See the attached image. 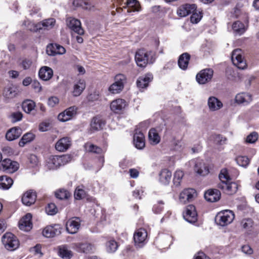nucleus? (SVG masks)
I'll use <instances>...</instances> for the list:
<instances>
[{
  "label": "nucleus",
  "mask_w": 259,
  "mask_h": 259,
  "mask_svg": "<svg viewBox=\"0 0 259 259\" xmlns=\"http://www.w3.org/2000/svg\"><path fill=\"white\" fill-rule=\"evenodd\" d=\"M164 202L162 201H159L157 203L155 204L152 208L154 213L156 214L160 213L164 208Z\"/></svg>",
  "instance_id": "obj_55"
},
{
  "label": "nucleus",
  "mask_w": 259,
  "mask_h": 259,
  "mask_svg": "<svg viewBox=\"0 0 259 259\" xmlns=\"http://www.w3.org/2000/svg\"><path fill=\"white\" fill-rule=\"evenodd\" d=\"M2 242L6 248L9 250H14L19 245L17 237L11 233H6L2 237Z\"/></svg>",
  "instance_id": "obj_4"
},
{
  "label": "nucleus",
  "mask_w": 259,
  "mask_h": 259,
  "mask_svg": "<svg viewBox=\"0 0 259 259\" xmlns=\"http://www.w3.org/2000/svg\"><path fill=\"white\" fill-rule=\"evenodd\" d=\"M73 5L75 7H81L83 9L92 10L93 7H92L87 0H74L73 2Z\"/></svg>",
  "instance_id": "obj_45"
},
{
  "label": "nucleus",
  "mask_w": 259,
  "mask_h": 259,
  "mask_svg": "<svg viewBox=\"0 0 259 259\" xmlns=\"http://www.w3.org/2000/svg\"><path fill=\"white\" fill-rule=\"evenodd\" d=\"M242 52L241 49L234 50L232 53L231 59L233 64L239 69H244L246 68L247 64L242 57Z\"/></svg>",
  "instance_id": "obj_6"
},
{
  "label": "nucleus",
  "mask_w": 259,
  "mask_h": 259,
  "mask_svg": "<svg viewBox=\"0 0 259 259\" xmlns=\"http://www.w3.org/2000/svg\"><path fill=\"white\" fill-rule=\"evenodd\" d=\"M127 12H139L141 9L140 4L137 0H127L126 2Z\"/></svg>",
  "instance_id": "obj_35"
},
{
  "label": "nucleus",
  "mask_w": 259,
  "mask_h": 259,
  "mask_svg": "<svg viewBox=\"0 0 259 259\" xmlns=\"http://www.w3.org/2000/svg\"><path fill=\"white\" fill-rule=\"evenodd\" d=\"M77 110V108L74 106L67 108L58 115V120L61 122H65L70 120L76 114Z\"/></svg>",
  "instance_id": "obj_9"
},
{
  "label": "nucleus",
  "mask_w": 259,
  "mask_h": 259,
  "mask_svg": "<svg viewBox=\"0 0 259 259\" xmlns=\"http://www.w3.org/2000/svg\"><path fill=\"white\" fill-rule=\"evenodd\" d=\"M241 225L244 229L249 230L253 225V221L251 219H244L241 221Z\"/></svg>",
  "instance_id": "obj_53"
},
{
  "label": "nucleus",
  "mask_w": 259,
  "mask_h": 259,
  "mask_svg": "<svg viewBox=\"0 0 259 259\" xmlns=\"http://www.w3.org/2000/svg\"><path fill=\"white\" fill-rule=\"evenodd\" d=\"M32 65V61L30 59H23L21 62L20 65L24 70L28 69Z\"/></svg>",
  "instance_id": "obj_62"
},
{
  "label": "nucleus",
  "mask_w": 259,
  "mask_h": 259,
  "mask_svg": "<svg viewBox=\"0 0 259 259\" xmlns=\"http://www.w3.org/2000/svg\"><path fill=\"white\" fill-rule=\"evenodd\" d=\"M17 95L16 89L12 86L8 87L5 88L3 95L5 100L9 102L11 99L15 98Z\"/></svg>",
  "instance_id": "obj_32"
},
{
  "label": "nucleus",
  "mask_w": 259,
  "mask_h": 259,
  "mask_svg": "<svg viewBox=\"0 0 259 259\" xmlns=\"http://www.w3.org/2000/svg\"><path fill=\"white\" fill-rule=\"evenodd\" d=\"M171 178V172L167 169L161 170L159 174V181L163 185L169 184Z\"/></svg>",
  "instance_id": "obj_33"
},
{
  "label": "nucleus",
  "mask_w": 259,
  "mask_h": 259,
  "mask_svg": "<svg viewBox=\"0 0 259 259\" xmlns=\"http://www.w3.org/2000/svg\"><path fill=\"white\" fill-rule=\"evenodd\" d=\"M257 133L252 132L246 137V142L248 143H254L257 140Z\"/></svg>",
  "instance_id": "obj_60"
},
{
  "label": "nucleus",
  "mask_w": 259,
  "mask_h": 259,
  "mask_svg": "<svg viewBox=\"0 0 259 259\" xmlns=\"http://www.w3.org/2000/svg\"><path fill=\"white\" fill-rule=\"evenodd\" d=\"M184 176V172L180 170H177L174 177V183L176 186H179L181 184V181Z\"/></svg>",
  "instance_id": "obj_49"
},
{
  "label": "nucleus",
  "mask_w": 259,
  "mask_h": 259,
  "mask_svg": "<svg viewBox=\"0 0 259 259\" xmlns=\"http://www.w3.org/2000/svg\"><path fill=\"white\" fill-rule=\"evenodd\" d=\"M13 180L7 176L0 177V188L3 190H8L12 186Z\"/></svg>",
  "instance_id": "obj_34"
},
{
  "label": "nucleus",
  "mask_w": 259,
  "mask_h": 259,
  "mask_svg": "<svg viewBox=\"0 0 259 259\" xmlns=\"http://www.w3.org/2000/svg\"><path fill=\"white\" fill-rule=\"evenodd\" d=\"M126 102L122 99L114 100L110 103V109L112 111L115 113H120L126 106Z\"/></svg>",
  "instance_id": "obj_15"
},
{
  "label": "nucleus",
  "mask_w": 259,
  "mask_h": 259,
  "mask_svg": "<svg viewBox=\"0 0 259 259\" xmlns=\"http://www.w3.org/2000/svg\"><path fill=\"white\" fill-rule=\"evenodd\" d=\"M235 218L234 212L230 210H224L218 213L215 217L216 223L224 227L230 224Z\"/></svg>",
  "instance_id": "obj_3"
},
{
  "label": "nucleus",
  "mask_w": 259,
  "mask_h": 259,
  "mask_svg": "<svg viewBox=\"0 0 259 259\" xmlns=\"http://www.w3.org/2000/svg\"><path fill=\"white\" fill-rule=\"evenodd\" d=\"M196 10L194 4H185L180 7L177 10V14L180 17H186Z\"/></svg>",
  "instance_id": "obj_18"
},
{
  "label": "nucleus",
  "mask_w": 259,
  "mask_h": 259,
  "mask_svg": "<svg viewBox=\"0 0 259 259\" xmlns=\"http://www.w3.org/2000/svg\"><path fill=\"white\" fill-rule=\"evenodd\" d=\"M32 88L37 92H40L42 90V87L40 82L36 80H34L32 82L31 85Z\"/></svg>",
  "instance_id": "obj_64"
},
{
  "label": "nucleus",
  "mask_w": 259,
  "mask_h": 259,
  "mask_svg": "<svg viewBox=\"0 0 259 259\" xmlns=\"http://www.w3.org/2000/svg\"><path fill=\"white\" fill-rule=\"evenodd\" d=\"M221 192L218 189H209L204 194V198L207 201L211 202L218 201L221 197Z\"/></svg>",
  "instance_id": "obj_19"
},
{
  "label": "nucleus",
  "mask_w": 259,
  "mask_h": 259,
  "mask_svg": "<svg viewBox=\"0 0 259 259\" xmlns=\"http://www.w3.org/2000/svg\"><path fill=\"white\" fill-rule=\"evenodd\" d=\"M237 163L242 167H245L249 163V159L246 156H239L236 158Z\"/></svg>",
  "instance_id": "obj_51"
},
{
  "label": "nucleus",
  "mask_w": 259,
  "mask_h": 259,
  "mask_svg": "<svg viewBox=\"0 0 259 259\" xmlns=\"http://www.w3.org/2000/svg\"><path fill=\"white\" fill-rule=\"evenodd\" d=\"M50 128V123L49 121H45L41 122L39 125V130L44 132L48 131Z\"/></svg>",
  "instance_id": "obj_61"
},
{
  "label": "nucleus",
  "mask_w": 259,
  "mask_h": 259,
  "mask_svg": "<svg viewBox=\"0 0 259 259\" xmlns=\"http://www.w3.org/2000/svg\"><path fill=\"white\" fill-rule=\"evenodd\" d=\"M207 105L211 111L219 110L223 107V103L217 98L211 96L208 98Z\"/></svg>",
  "instance_id": "obj_21"
},
{
  "label": "nucleus",
  "mask_w": 259,
  "mask_h": 259,
  "mask_svg": "<svg viewBox=\"0 0 259 259\" xmlns=\"http://www.w3.org/2000/svg\"><path fill=\"white\" fill-rule=\"evenodd\" d=\"M220 182L218 184V187L223 192L228 195L235 194L238 189V185L231 181L230 177L226 169L221 170L219 175Z\"/></svg>",
  "instance_id": "obj_1"
},
{
  "label": "nucleus",
  "mask_w": 259,
  "mask_h": 259,
  "mask_svg": "<svg viewBox=\"0 0 259 259\" xmlns=\"http://www.w3.org/2000/svg\"><path fill=\"white\" fill-rule=\"evenodd\" d=\"M196 195V192L194 189H185L180 193L179 200L182 203H186L192 201Z\"/></svg>",
  "instance_id": "obj_10"
},
{
  "label": "nucleus",
  "mask_w": 259,
  "mask_h": 259,
  "mask_svg": "<svg viewBox=\"0 0 259 259\" xmlns=\"http://www.w3.org/2000/svg\"><path fill=\"white\" fill-rule=\"evenodd\" d=\"M194 170L201 176H205L209 173L208 166L201 160H198L195 163Z\"/></svg>",
  "instance_id": "obj_30"
},
{
  "label": "nucleus",
  "mask_w": 259,
  "mask_h": 259,
  "mask_svg": "<svg viewBox=\"0 0 259 259\" xmlns=\"http://www.w3.org/2000/svg\"><path fill=\"white\" fill-rule=\"evenodd\" d=\"M46 166L49 169H55L58 167L56 156H51L48 158Z\"/></svg>",
  "instance_id": "obj_46"
},
{
  "label": "nucleus",
  "mask_w": 259,
  "mask_h": 259,
  "mask_svg": "<svg viewBox=\"0 0 259 259\" xmlns=\"http://www.w3.org/2000/svg\"><path fill=\"white\" fill-rule=\"evenodd\" d=\"M46 212L49 215H54L57 212V208L54 203H49L46 208Z\"/></svg>",
  "instance_id": "obj_57"
},
{
  "label": "nucleus",
  "mask_w": 259,
  "mask_h": 259,
  "mask_svg": "<svg viewBox=\"0 0 259 259\" xmlns=\"http://www.w3.org/2000/svg\"><path fill=\"white\" fill-rule=\"evenodd\" d=\"M39 23L40 26V29H44L50 30L54 27L56 24V20L54 18H50L45 19Z\"/></svg>",
  "instance_id": "obj_38"
},
{
  "label": "nucleus",
  "mask_w": 259,
  "mask_h": 259,
  "mask_svg": "<svg viewBox=\"0 0 259 259\" xmlns=\"http://www.w3.org/2000/svg\"><path fill=\"white\" fill-rule=\"evenodd\" d=\"M192 15L190 17V21L193 24H197L199 22L202 17V14L198 12L195 11L193 13H192Z\"/></svg>",
  "instance_id": "obj_56"
},
{
  "label": "nucleus",
  "mask_w": 259,
  "mask_h": 259,
  "mask_svg": "<svg viewBox=\"0 0 259 259\" xmlns=\"http://www.w3.org/2000/svg\"><path fill=\"white\" fill-rule=\"evenodd\" d=\"M53 75V70L48 66L42 67L38 72L40 78L45 81L50 80L52 77Z\"/></svg>",
  "instance_id": "obj_28"
},
{
  "label": "nucleus",
  "mask_w": 259,
  "mask_h": 259,
  "mask_svg": "<svg viewBox=\"0 0 259 259\" xmlns=\"http://www.w3.org/2000/svg\"><path fill=\"white\" fill-rule=\"evenodd\" d=\"M47 52L48 55L51 56H55L58 55H63L65 53V49L58 44H55L51 47H48L47 49Z\"/></svg>",
  "instance_id": "obj_27"
},
{
  "label": "nucleus",
  "mask_w": 259,
  "mask_h": 259,
  "mask_svg": "<svg viewBox=\"0 0 259 259\" xmlns=\"http://www.w3.org/2000/svg\"><path fill=\"white\" fill-rule=\"evenodd\" d=\"M86 196V192L80 186L76 188L74 191V198L76 199L80 200L84 198Z\"/></svg>",
  "instance_id": "obj_50"
},
{
  "label": "nucleus",
  "mask_w": 259,
  "mask_h": 259,
  "mask_svg": "<svg viewBox=\"0 0 259 259\" xmlns=\"http://www.w3.org/2000/svg\"><path fill=\"white\" fill-rule=\"evenodd\" d=\"M56 158L58 167L66 164L72 160L71 156L69 154H65L62 156H56Z\"/></svg>",
  "instance_id": "obj_40"
},
{
  "label": "nucleus",
  "mask_w": 259,
  "mask_h": 259,
  "mask_svg": "<svg viewBox=\"0 0 259 259\" xmlns=\"http://www.w3.org/2000/svg\"><path fill=\"white\" fill-rule=\"evenodd\" d=\"M85 88V82L84 79H79L73 85L72 93L73 96L78 97L81 95Z\"/></svg>",
  "instance_id": "obj_24"
},
{
  "label": "nucleus",
  "mask_w": 259,
  "mask_h": 259,
  "mask_svg": "<svg viewBox=\"0 0 259 259\" xmlns=\"http://www.w3.org/2000/svg\"><path fill=\"white\" fill-rule=\"evenodd\" d=\"M184 218L186 221L190 223H194L197 221V214L195 207L194 205H189L187 206L184 213Z\"/></svg>",
  "instance_id": "obj_14"
},
{
  "label": "nucleus",
  "mask_w": 259,
  "mask_h": 259,
  "mask_svg": "<svg viewBox=\"0 0 259 259\" xmlns=\"http://www.w3.org/2000/svg\"><path fill=\"white\" fill-rule=\"evenodd\" d=\"M190 58V55L187 53H183L180 56L178 65L181 69L186 70L187 68Z\"/></svg>",
  "instance_id": "obj_37"
},
{
  "label": "nucleus",
  "mask_w": 259,
  "mask_h": 259,
  "mask_svg": "<svg viewBox=\"0 0 259 259\" xmlns=\"http://www.w3.org/2000/svg\"><path fill=\"white\" fill-rule=\"evenodd\" d=\"M1 162V169L6 173H13L18 169L19 164L16 161L6 158Z\"/></svg>",
  "instance_id": "obj_8"
},
{
  "label": "nucleus",
  "mask_w": 259,
  "mask_h": 259,
  "mask_svg": "<svg viewBox=\"0 0 259 259\" xmlns=\"http://www.w3.org/2000/svg\"><path fill=\"white\" fill-rule=\"evenodd\" d=\"M84 148L87 151L90 152L99 154L102 152V150L101 148L91 143L85 144L84 145Z\"/></svg>",
  "instance_id": "obj_48"
},
{
  "label": "nucleus",
  "mask_w": 259,
  "mask_h": 259,
  "mask_svg": "<svg viewBox=\"0 0 259 259\" xmlns=\"http://www.w3.org/2000/svg\"><path fill=\"white\" fill-rule=\"evenodd\" d=\"M59 254L61 257L64 259H70L73 255L72 252L65 246L60 247Z\"/></svg>",
  "instance_id": "obj_42"
},
{
  "label": "nucleus",
  "mask_w": 259,
  "mask_h": 259,
  "mask_svg": "<svg viewBox=\"0 0 259 259\" xmlns=\"http://www.w3.org/2000/svg\"><path fill=\"white\" fill-rule=\"evenodd\" d=\"M147 236V230L144 228H139L135 231L133 238L134 245L137 248H140L146 244Z\"/></svg>",
  "instance_id": "obj_5"
},
{
  "label": "nucleus",
  "mask_w": 259,
  "mask_h": 259,
  "mask_svg": "<svg viewBox=\"0 0 259 259\" xmlns=\"http://www.w3.org/2000/svg\"><path fill=\"white\" fill-rule=\"evenodd\" d=\"M60 233V228L58 225L48 226L42 231L43 235L47 238L53 237Z\"/></svg>",
  "instance_id": "obj_20"
},
{
  "label": "nucleus",
  "mask_w": 259,
  "mask_h": 259,
  "mask_svg": "<svg viewBox=\"0 0 259 259\" xmlns=\"http://www.w3.org/2000/svg\"><path fill=\"white\" fill-rule=\"evenodd\" d=\"M135 60L138 66L144 67L148 63H153L155 60L154 53L145 50H138L135 55Z\"/></svg>",
  "instance_id": "obj_2"
},
{
  "label": "nucleus",
  "mask_w": 259,
  "mask_h": 259,
  "mask_svg": "<svg viewBox=\"0 0 259 259\" xmlns=\"http://www.w3.org/2000/svg\"><path fill=\"white\" fill-rule=\"evenodd\" d=\"M105 120L101 116L94 117L91 122V128L93 131H99L105 125Z\"/></svg>",
  "instance_id": "obj_22"
},
{
  "label": "nucleus",
  "mask_w": 259,
  "mask_h": 259,
  "mask_svg": "<svg viewBox=\"0 0 259 259\" xmlns=\"http://www.w3.org/2000/svg\"><path fill=\"white\" fill-rule=\"evenodd\" d=\"M134 142L135 147L139 149L145 147V138L143 134L141 132H136L134 136Z\"/></svg>",
  "instance_id": "obj_29"
},
{
  "label": "nucleus",
  "mask_w": 259,
  "mask_h": 259,
  "mask_svg": "<svg viewBox=\"0 0 259 259\" xmlns=\"http://www.w3.org/2000/svg\"><path fill=\"white\" fill-rule=\"evenodd\" d=\"M27 29L31 31L36 32L40 30V26L39 23L34 24L31 22H27Z\"/></svg>",
  "instance_id": "obj_59"
},
{
  "label": "nucleus",
  "mask_w": 259,
  "mask_h": 259,
  "mask_svg": "<svg viewBox=\"0 0 259 259\" xmlns=\"http://www.w3.org/2000/svg\"><path fill=\"white\" fill-rule=\"evenodd\" d=\"M36 197V196L35 192L30 190L23 194L22 197V202L24 205L30 206L35 202Z\"/></svg>",
  "instance_id": "obj_23"
},
{
  "label": "nucleus",
  "mask_w": 259,
  "mask_h": 259,
  "mask_svg": "<svg viewBox=\"0 0 259 259\" xmlns=\"http://www.w3.org/2000/svg\"><path fill=\"white\" fill-rule=\"evenodd\" d=\"M59 102V99L56 97H51L49 98L48 105L51 107H54Z\"/></svg>",
  "instance_id": "obj_63"
},
{
  "label": "nucleus",
  "mask_w": 259,
  "mask_h": 259,
  "mask_svg": "<svg viewBox=\"0 0 259 259\" xmlns=\"http://www.w3.org/2000/svg\"><path fill=\"white\" fill-rule=\"evenodd\" d=\"M232 29L233 31L239 35L243 34L246 30V28L240 21H236L232 25Z\"/></svg>",
  "instance_id": "obj_41"
},
{
  "label": "nucleus",
  "mask_w": 259,
  "mask_h": 259,
  "mask_svg": "<svg viewBox=\"0 0 259 259\" xmlns=\"http://www.w3.org/2000/svg\"><path fill=\"white\" fill-rule=\"evenodd\" d=\"M148 138L149 142L153 145H157L160 141V137L155 128H152L149 131Z\"/></svg>",
  "instance_id": "obj_36"
},
{
  "label": "nucleus",
  "mask_w": 259,
  "mask_h": 259,
  "mask_svg": "<svg viewBox=\"0 0 259 259\" xmlns=\"http://www.w3.org/2000/svg\"><path fill=\"white\" fill-rule=\"evenodd\" d=\"M153 79V76L151 74H147L144 76H140L137 80V85L139 89H144L148 86L150 82Z\"/></svg>",
  "instance_id": "obj_25"
},
{
  "label": "nucleus",
  "mask_w": 259,
  "mask_h": 259,
  "mask_svg": "<svg viewBox=\"0 0 259 259\" xmlns=\"http://www.w3.org/2000/svg\"><path fill=\"white\" fill-rule=\"evenodd\" d=\"M67 25L69 28L78 35H82L84 31L81 27V23L79 20L73 18H68L66 20Z\"/></svg>",
  "instance_id": "obj_12"
},
{
  "label": "nucleus",
  "mask_w": 259,
  "mask_h": 259,
  "mask_svg": "<svg viewBox=\"0 0 259 259\" xmlns=\"http://www.w3.org/2000/svg\"><path fill=\"white\" fill-rule=\"evenodd\" d=\"M72 144L71 139L68 137H65L59 139L55 144V149L61 152L66 151L70 148Z\"/></svg>",
  "instance_id": "obj_11"
},
{
  "label": "nucleus",
  "mask_w": 259,
  "mask_h": 259,
  "mask_svg": "<svg viewBox=\"0 0 259 259\" xmlns=\"http://www.w3.org/2000/svg\"><path fill=\"white\" fill-rule=\"evenodd\" d=\"M213 75V70L210 68H206L201 70L196 76L199 84H204L211 81Z\"/></svg>",
  "instance_id": "obj_7"
},
{
  "label": "nucleus",
  "mask_w": 259,
  "mask_h": 259,
  "mask_svg": "<svg viewBox=\"0 0 259 259\" xmlns=\"http://www.w3.org/2000/svg\"><path fill=\"white\" fill-rule=\"evenodd\" d=\"M22 134V130L20 127H14L10 129L6 134V138L9 141L16 140Z\"/></svg>",
  "instance_id": "obj_26"
},
{
  "label": "nucleus",
  "mask_w": 259,
  "mask_h": 259,
  "mask_svg": "<svg viewBox=\"0 0 259 259\" xmlns=\"http://www.w3.org/2000/svg\"><path fill=\"white\" fill-rule=\"evenodd\" d=\"M252 101L251 96L245 93L238 94L235 97V101L238 104H247Z\"/></svg>",
  "instance_id": "obj_31"
},
{
  "label": "nucleus",
  "mask_w": 259,
  "mask_h": 259,
  "mask_svg": "<svg viewBox=\"0 0 259 259\" xmlns=\"http://www.w3.org/2000/svg\"><path fill=\"white\" fill-rule=\"evenodd\" d=\"M35 103L32 100H27L22 103V108L24 111L27 113H30L34 109Z\"/></svg>",
  "instance_id": "obj_43"
},
{
  "label": "nucleus",
  "mask_w": 259,
  "mask_h": 259,
  "mask_svg": "<svg viewBox=\"0 0 259 259\" xmlns=\"http://www.w3.org/2000/svg\"><path fill=\"white\" fill-rule=\"evenodd\" d=\"M22 113L20 111L13 112L10 115L11 121L13 122H16L21 120L22 118Z\"/></svg>",
  "instance_id": "obj_58"
},
{
  "label": "nucleus",
  "mask_w": 259,
  "mask_h": 259,
  "mask_svg": "<svg viewBox=\"0 0 259 259\" xmlns=\"http://www.w3.org/2000/svg\"><path fill=\"white\" fill-rule=\"evenodd\" d=\"M55 195L57 198L61 200L67 199L70 196L69 192L64 189L58 191L56 192Z\"/></svg>",
  "instance_id": "obj_54"
},
{
  "label": "nucleus",
  "mask_w": 259,
  "mask_h": 259,
  "mask_svg": "<svg viewBox=\"0 0 259 259\" xmlns=\"http://www.w3.org/2000/svg\"><path fill=\"white\" fill-rule=\"evenodd\" d=\"M114 82L118 84L122 85L124 88V84L126 82V77L123 74H118L114 77Z\"/></svg>",
  "instance_id": "obj_52"
},
{
  "label": "nucleus",
  "mask_w": 259,
  "mask_h": 259,
  "mask_svg": "<svg viewBox=\"0 0 259 259\" xmlns=\"http://www.w3.org/2000/svg\"><path fill=\"white\" fill-rule=\"evenodd\" d=\"M118 246V243L114 239H109L106 243V250L108 253H114L117 250Z\"/></svg>",
  "instance_id": "obj_39"
},
{
  "label": "nucleus",
  "mask_w": 259,
  "mask_h": 259,
  "mask_svg": "<svg viewBox=\"0 0 259 259\" xmlns=\"http://www.w3.org/2000/svg\"><path fill=\"white\" fill-rule=\"evenodd\" d=\"M34 138V135L31 133H27L23 135L19 142L20 147H23L29 142H31Z\"/></svg>",
  "instance_id": "obj_44"
},
{
  "label": "nucleus",
  "mask_w": 259,
  "mask_h": 259,
  "mask_svg": "<svg viewBox=\"0 0 259 259\" xmlns=\"http://www.w3.org/2000/svg\"><path fill=\"white\" fill-rule=\"evenodd\" d=\"M123 89V85L121 84H118L114 82L111 84L109 88L108 91L112 94H116L120 93Z\"/></svg>",
  "instance_id": "obj_47"
},
{
  "label": "nucleus",
  "mask_w": 259,
  "mask_h": 259,
  "mask_svg": "<svg viewBox=\"0 0 259 259\" xmlns=\"http://www.w3.org/2000/svg\"><path fill=\"white\" fill-rule=\"evenodd\" d=\"M32 215L30 213L26 214L19 222V227L24 231H29L32 228L31 222Z\"/></svg>",
  "instance_id": "obj_16"
},
{
  "label": "nucleus",
  "mask_w": 259,
  "mask_h": 259,
  "mask_svg": "<svg viewBox=\"0 0 259 259\" xmlns=\"http://www.w3.org/2000/svg\"><path fill=\"white\" fill-rule=\"evenodd\" d=\"M71 248L78 252L89 253L92 252L93 246L87 242L73 243L71 245Z\"/></svg>",
  "instance_id": "obj_13"
},
{
  "label": "nucleus",
  "mask_w": 259,
  "mask_h": 259,
  "mask_svg": "<svg viewBox=\"0 0 259 259\" xmlns=\"http://www.w3.org/2000/svg\"><path fill=\"white\" fill-rule=\"evenodd\" d=\"M80 225L79 219L78 218H73L67 222L66 224V230L70 234H75L79 229Z\"/></svg>",
  "instance_id": "obj_17"
}]
</instances>
